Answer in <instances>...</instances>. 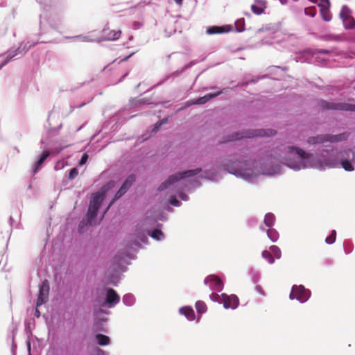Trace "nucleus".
Here are the masks:
<instances>
[{
  "label": "nucleus",
  "mask_w": 355,
  "mask_h": 355,
  "mask_svg": "<svg viewBox=\"0 0 355 355\" xmlns=\"http://www.w3.org/2000/svg\"><path fill=\"white\" fill-rule=\"evenodd\" d=\"M222 299L223 306L226 309H236L239 304V298L234 295H227L222 294Z\"/></svg>",
  "instance_id": "obj_12"
},
{
  "label": "nucleus",
  "mask_w": 355,
  "mask_h": 355,
  "mask_svg": "<svg viewBox=\"0 0 355 355\" xmlns=\"http://www.w3.org/2000/svg\"><path fill=\"white\" fill-rule=\"evenodd\" d=\"M223 93L222 91H218L214 94H208L204 96L199 97L195 101H192L189 103V105L199 104L202 105L210 101L211 99L219 96Z\"/></svg>",
  "instance_id": "obj_14"
},
{
  "label": "nucleus",
  "mask_w": 355,
  "mask_h": 355,
  "mask_svg": "<svg viewBox=\"0 0 355 355\" xmlns=\"http://www.w3.org/2000/svg\"><path fill=\"white\" fill-rule=\"evenodd\" d=\"M205 284L209 286H214L216 289L220 290L222 288L223 283L220 279L216 275H209L205 278Z\"/></svg>",
  "instance_id": "obj_16"
},
{
  "label": "nucleus",
  "mask_w": 355,
  "mask_h": 355,
  "mask_svg": "<svg viewBox=\"0 0 355 355\" xmlns=\"http://www.w3.org/2000/svg\"><path fill=\"white\" fill-rule=\"evenodd\" d=\"M151 237L156 240H161L164 237L163 232L158 229L154 230L150 234H149Z\"/></svg>",
  "instance_id": "obj_29"
},
{
  "label": "nucleus",
  "mask_w": 355,
  "mask_h": 355,
  "mask_svg": "<svg viewBox=\"0 0 355 355\" xmlns=\"http://www.w3.org/2000/svg\"><path fill=\"white\" fill-rule=\"evenodd\" d=\"M290 299H296L301 302H306L310 297V291L303 286H293L290 293Z\"/></svg>",
  "instance_id": "obj_7"
},
{
  "label": "nucleus",
  "mask_w": 355,
  "mask_h": 355,
  "mask_svg": "<svg viewBox=\"0 0 355 355\" xmlns=\"http://www.w3.org/2000/svg\"><path fill=\"white\" fill-rule=\"evenodd\" d=\"M293 168L299 169L300 167L299 166H294Z\"/></svg>",
  "instance_id": "obj_45"
},
{
  "label": "nucleus",
  "mask_w": 355,
  "mask_h": 355,
  "mask_svg": "<svg viewBox=\"0 0 355 355\" xmlns=\"http://www.w3.org/2000/svg\"><path fill=\"white\" fill-rule=\"evenodd\" d=\"M282 4H285L286 3V0H279Z\"/></svg>",
  "instance_id": "obj_40"
},
{
  "label": "nucleus",
  "mask_w": 355,
  "mask_h": 355,
  "mask_svg": "<svg viewBox=\"0 0 355 355\" xmlns=\"http://www.w3.org/2000/svg\"><path fill=\"white\" fill-rule=\"evenodd\" d=\"M352 162H355V149L336 150L325 160V164L331 167H338L340 165L345 171H352Z\"/></svg>",
  "instance_id": "obj_1"
},
{
  "label": "nucleus",
  "mask_w": 355,
  "mask_h": 355,
  "mask_svg": "<svg viewBox=\"0 0 355 355\" xmlns=\"http://www.w3.org/2000/svg\"><path fill=\"white\" fill-rule=\"evenodd\" d=\"M120 300L119 295L113 288H108L106 293V303L109 304L110 307L114 306L119 303Z\"/></svg>",
  "instance_id": "obj_13"
},
{
  "label": "nucleus",
  "mask_w": 355,
  "mask_h": 355,
  "mask_svg": "<svg viewBox=\"0 0 355 355\" xmlns=\"http://www.w3.org/2000/svg\"><path fill=\"white\" fill-rule=\"evenodd\" d=\"M336 238V230H333L331 232L330 235L326 238L325 242L327 244H332L335 242Z\"/></svg>",
  "instance_id": "obj_30"
},
{
  "label": "nucleus",
  "mask_w": 355,
  "mask_h": 355,
  "mask_svg": "<svg viewBox=\"0 0 355 355\" xmlns=\"http://www.w3.org/2000/svg\"><path fill=\"white\" fill-rule=\"evenodd\" d=\"M180 313L184 315L189 320H195V313L193 309L190 306H184L180 309Z\"/></svg>",
  "instance_id": "obj_18"
},
{
  "label": "nucleus",
  "mask_w": 355,
  "mask_h": 355,
  "mask_svg": "<svg viewBox=\"0 0 355 355\" xmlns=\"http://www.w3.org/2000/svg\"><path fill=\"white\" fill-rule=\"evenodd\" d=\"M114 186V181H110L107 182V184L104 185L101 189V191L93 193L92 199L90 200V204L88 208L87 211V220L85 221L83 220L80 222V227L83 228V226L87 225H92V220L96 217L98 210L101 206V204L103 201V196L110 189L113 188Z\"/></svg>",
  "instance_id": "obj_2"
},
{
  "label": "nucleus",
  "mask_w": 355,
  "mask_h": 355,
  "mask_svg": "<svg viewBox=\"0 0 355 355\" xmlns=\"http://www.w3.org/2000/svg\"><path fill=\"white\" fill-rule=\"evenodd\" d=\"M243 164L241 162H234L233 164H230L229 162H225L223 164V167L225 170H227L229 173L235 174L236 175H240L243 177L244 178H249L252 176L253 173L251 169H242L241 165Z\"/></svg>",
  "instance_id": "obj_5"
},
{
  "label": "nucleus",
  "mask_w": 355,
  "mask_h": 355,
  "mask_svg": "<svg viewBox=\"0 0 355 355\" xmlns=\"http://www.w3.org/2000/svg\"><path fill=\"white\" fill-rule=\"evenodd\" d=\"M328 137L329 134L319 135L315 137H309L307 141L310 144H323L324 142L329 141Z\"/></svg>",
  "instance_id": "obj_17"
},
{
  "label": "nucleus",
  "mask_w": 355,
  "mask_h": 355,
  "mask_svg": "<svg viewBox=\"0 0 355 355\" xmlns=\"http://www.w3.org/2000/svg\"><path fill=\"white\" fill-rule=\"evenodd\" d=\"M150 1H151V0H148V1H146L145 3H146L147 4H149V3H150Z\"/></svg>",
  "instance_id": "obj_44"
},
{
  "label": "nucleus",
  "mask_w": 355,
  "mask_h": 355,
  "mask_svg": "<svg viewBox=\"0 0 355 355\" xmlns=\"http://www.w3.org/2000/svg\"><path fill=\"white\" fill-rule=\"evenodd\" d=\"M178 5L182 6L183 3V0H173Z\"/></svg>",
  "instance_id": "obj_38"
},
{
  "label": "nucleus",
  "mask_w": 355,
  "mask_h": 355,
  "mask_svg": "<svg viewBox=\"0 0 355 355\" xmlns=\"http://www.w3.org/2000/svg\"><path fill=\"white\" fill-rule=\"evenodd\" d=\"M321 107L324 110H336L355 112V105L347 103H337L324 101L321 102Z\"/></svg>",
  "instance_id": "obj_6"
},
{
  "label": "nucleus",
  "mask_w": 355,
  "mask_h": 355,
  "mask_svg": "<svg viewBox=\"0 0 355 355\" xmlns=\"http://www.w3.org/2000/svg\"><path fill=\"white\" fill-rule=\"evenodd\" d=\"M196 309L198 313L202 314L207 311V307L203 301L199 300L196 303Z\"/></svg>",
  "instance_id": "obj_25"
},
{
  "label": "nucleus",
  "mask_w": 355,
  "mask_h": 355,
  "mask_svg": "<svg viewBox=\"0 0 355 355\" xmlns=\"http://www.w3.org/2000/svg\"><path fill=\"white\" fill-rule=\"evenodd\" d=\"M257 2L263 7H259L256 5H252L251 10L254 14L261 15L263 12L264 8H266V2L263 0H258Z\"/></svg>",
  "instance_id": "obj_21"
},
{
  "label": "nucleus",
  "mask_w": 355,
  "mask_h": 355,
  "mask_svg": "<svg viewBox=\"0 0 355 355\" xmlns=\"http://www.w3.org/2000/svg\"><path fill=\"white\" fill-rule=\"evenodd\" d=\"M49 290V282L47 279H44L39 286V293L36 302L37 307L48 302Z\"/></svg>",
  "instance_id": "obj_8"
},
{
  "label": "nucleus",
  "mask_w": 355,
  "mask_h": 355,
  "mask_svg": "<svg viewBox=\"0 0 355 355\" xmlns=\"http://www.w3.org/2000/svg\"><path fill=\"white\" fill-rule=\"evenodd\" d=\"M228 31L227 30H225V28L224 26H214L211 27H209L207 30V33L209 35L213 34H218V33H223L225 32Z\"/></svg>",
  "instance_id": "obj_23"
},
{
  "label": "nucleus",
  "mask_w": 355,
  "mask_h": 355,
  "mask_svg": "<svg viewBox=\"0 0 355 355\" xmlns=\"http://www.w3.org/2000/svg\"><path fill=\"white\" fill-rule=\"evenodd\" d=\"M96 340L101 345H107L110 341L109 337L104 334H96Z\"/></svg>",
  "instance_id": "obj_26"
},
{
  "label": "nucleus",
  "mask_w": 355,
  "mask_h": 355,
  "mask_svg": "<svg viewBox=\"0 0 355 355\" xmlns=\"http://www.w3.org/2000/svg\"><path fill=\"white\" fill-rule=\"evenodd\" d=\"M305 14L311 17H314L316 15V10L315 8H305Z\"/></svg>",
  "instance_id": "obj_33"
},
{
  "label": "nucleus",
  "mask_w": 355,
  "mask_h": 355,
  "mask_svg": "<svg viewBox=\"0 0 355 355\" xmlns=\"http://www.w3.org/2000/svg\"><path fill=\"white\" fill-rule=\"evenodd\" d=\"M276 134V131L271 129H259V130H247L245 131L237 132L232 136H228L227 138L220 140V144H224L228 141L239 140L243 138H253L257 137H268Z\"/></svg>",
  "instance_id": "obj_3"
},
{
  "label": "nucleus",
  "mask_w": 355,
  "mask_h": 355,
  "mask_svg": "<svg viewBox=\"0 0 355 355\" xmlns=\"http://www.w3.org/2000/svg\"><path fill=\"white\" fill-rule=\"evenodd\" d=\"M121 35V30H112L109 27H105L101 32V37L103 40H116Z\"/></svg>",
  "instance_id": "obj_10"
},
{
  "label": "nucleus",
  "mask_w": 355,
  "mask_h": 355,
  "mask_svg": "<svg viewBox=\"0 0 355 355\" xmlns=\"http://www.w3.org/2000/svg\"><path fill=\"white\" fill-rule=\"evenodd\" d=\"M262 257L263 259L268 261V262L270 264L273 263L275 262V259L272 254V252L270 250H263L262 252Z\"/></svg>",
  "instance_id": "obj_27"
},
{
  "label": "nucleus",
  "mask_w": 355,
  "mask_h": 355,
  "mask_svg": "<svg viewBox=\"0 0 355 355\" xmlns=\"http://www.w3.org/2000/svg\"><path fill=\"white\" fill-rule=\"evenodd\" d=\"M257 289L259 292L262 293V291H261V287H260V286H257Z\"/></svg>",
  "instance_id": "obj_41"
},
{
  "label": "nucleus",
  "mask_w": 355,
  "mask_h": 355,
  "mask_svg": "<svg viewBox=\"0 0 355 355\" xmlns=\"http://www.w3.org/2000/svg\"><path fill=\"white\" fill-rule=\"evenodd\" d=\"M288 152L291 155H296L298 156V157L302 160H306L308 159L310 157V155L307 153H306L304 150L300 148L293 147V146H288Z\"/></svg>",
  "instance_id": "obj_15"
},
{
  "label": "nucleus",
  "mask_w": 355,
  "mask_h": 355,
  "mask_svg": "<svg viewBox=\"0 0 355 355\" xmlns=\"http://www.w3.org/2000/svg\"><path fill=\"white\" fill-rule=\"evenodd\" d=\"M135 181V176L134 175H130L126 178V180L124 182V183L123 184V185L121 187V188L116 192L114 198L109 204V205L107 208V210L112 206V205L114 202V201H116V200L120 198L121 196H123L127 192L128 189L132 186V184H133V182Z\"/></svg>",
  "instance_id": "obj_9"
},
{
  "label": "nucleus",
  "mask_w": 355,
  "mask_h": 355,
  "mask_svg": "<svg viewBox=\"0 0 355 355\" xmlns=\"http://www.w3.org/2000/svg\"><path fill=\"white\" fill-rule=\"evenodd\" d=\"M164 123V122H159V123H157L156 125H155V127L154 128V129L153 130V132H156L157 130Z\"/></svg>",
  "instance_id": "obj_37"
},
{
  "label": "nucleus",
  "mask_w": 355,
  "mask_h": 355,
  "mask_svg": "<svg viewBox=\"0 0 355 355\" xmlns=\"http://www.w3.org/2000/svg\"><path fill=\"white\" fill-rule=\"evenodd\" d=\"M88 159V155L85 153L81 157V159L80 160L79 165L82 166L84 165Z\"/></svg>",
  "instance_id": "obj_34"
},
{
  "label": "nucleus",
  "mask_w": 355,
  "mask_h": 355,
  "mask_svg": "<svg viewBox=\"0 0 355 355\" xmlns=\"http://www.w3.org/2000/svg\"><path fill=\"white\" fill-rule=\"evenodd\" d=\"M320 1H321V2H320V3H324V4H325V0H324V1H323V0H320Z\"/></svg>",
  "instance_id": "obj_43"
},
{
  "label": "nucleus",
  "mask_w": 355,
  "mask_h": 355,
  "mask_svg": "<svg viewBox=\"0 0 355 355\" xmlns=\"http://www.w3.org/2000/svg\"><path fill=\"white\" fill-rule=\"evenodd\" d=\"M123 300L124 303L128 306L131 305L133 302V297L130 294L124 295Z\"/></svg>",
  "instance_id": "obj_31"
},
{
  "label": "nucleus",
  "mask_w": 355,
  "mask_h": 355,
  "mask_svg": "<svg viewBox=\"0 0 355 355\" xmlns=\"http://www.w3.org/2000/svg\"><path fill=\"white\" fill-rule=\"evenodd\" d=\"M260 229L263 231H266V230L262 227L261 226L260 227ZM266 232H267V235H268V237L269 238V239L272 241V242H275L278 238H279V234L278 232L273 228H268V230H266Z\"/></svg>",
  "instance_id": "obj_20"
},
{
  "label": "nucleus",
  "mask_w": 355,
  "mask_h": 355,
  "mask_svg": "<svg viewBox=\"0 0 355 355\" xmlns=\"http://www.w3.org/2000/svg\"><path fill=\"white\" fill-rule=\"evenodd\" d=\"M37 308H38V307H37V306H36L35 315H36L37 317H40V311L37 310Z\"/></svg>",
  "instance_id": "obj_39"
},
{
  "label": "nucleus",
  "mask_w": 355,
  "mask_h": 355,
  "mask_svg": "<svg viewBox=\"0 0 355 355\" xmlns=\"http://www.w3.org/2000/svg\"><path fill=\"white\" fill-rule=\"evenodd\" d=\"M349 137V133L347 132H343L341 134L338 135H330L329 134V142L331 143H337L339 141H345Z\"/></svg>",
  "instance_id": "obj_19"
},
{
  "label": "nucleus",
  "mask_w": 355,
  "mask_h": 355,
  "mask_svg": "<svg viewBox=\"0 0 355 355\" xmlns=\"http://www.w3.org/2000/svg\"><path fill=\"white\" fill-rule=\"evenodd\" d=\"M350 13L351 12L347 6H343L340 16L343 21L346 24V26L348 28H352L355 26V21L354 19L350 16Z\"/></svg>",
  "instance_id": "obj_11"
},
{
  "label": "nucleus",
  "mask_w": 355,
  "mask_h": 355,
  "mask_svg": "<svg viewBox=\"0 0 355 355\" xmlns=\"http://www.w3.org/2000/svg\"><path fill=\"white\" fill-rule=\"evenodd\" d=\"M270 250L272 252V254L274 259H280L282 253L280 249L276 245H272L270 247Z\"/></svg>",
  "instance_id": "obj_28"
},
{
  "label": "nucleus",
  "mask_w": 355,
  "mask_h": 355,
  "mask_svg": "<svg viewBox=\"0 0 355 355\" xmlns=\"http://www.w3.org/2000/svg\"><path fill=\"white\" fill-rule=\"evenodd\" d=\"M201 171L200 168H197L193 170H187L182 172L178 173L168 177V178L164 182L160 187L159 190L162 191L167 189L170 185L175 183L176 182L187 177H192L198 174Z\"/></svg>",
  "instance_id": "obj_4"
},
{
  "label": "nucleus",
  "mask_w": 355,
  "mask_h": 355,
  "mask_svg": "<svg viewBox=\"0 0 355 355\" xmlns=\"http://www.w3.org/2000/svg\"><path fill=\"white\" fill-rule=\"evenodd\" d=\"M275 220V216L271 213H268L264 217V224L268 228H271L273 226Z\"/></svg>",
  "instance_id": "obj_24"
},
{
  "label": "nucleus",
  "mask_w": 355,
  "mask_h": 355,
  "mask_svg": "<svg viewBox=\"0 0 355 355\" xmlns=\"http://www.w3.org/2000/svg\"><path fill=\"white\" fill-rule=\"evenodd\" d=\"M130 55L125 57V58H123V59L122 60V61L127 60L129 58V57H130Z\"/></svg>",
  "instance_id": "obj_42"
},
{
  "label": "nucleus",
  "mask_w": 355,
  "mask_h": 355,
  "mask_svg": "<svg viewBox=\"0 0 355 355\" xmlns=\"http://www.w3.org/2000/svg\"><path fill=\"white\" fill-rule=\"evenodd\" d=\"M146 237L144 236V239H142L143 241H144L145 240H146Z\"/></svg>",
  "instance_id": "obj_46"
},
{
  "label": "nucleus",
  "mask_w": 355,
  "mask_h": 355,
  "mask_svg": "<svg viewBox=\"0 0 355 355\" xmlns=\"http://www.w3.org/2000/svg\"><path fill=\"white\" fill-rule=\"evenodd\" d=\"M78 175V170L76 168H73L70 170L69 173V179L73 180Z\"/></svg>",
  "instance_id": "obj_32"
},
{
  "label": "nucleus",
  "mask_w": 355,
  "mask_h": 355,
  "mask_svg": "<svg viewBox=\"0 0 355 355\" xmlns=\"http://www.w3.org/2000/svg\"><path fill=\"white\" fill-rule=\"evenodd\" d=\"M170 203L175 207L180 206V202L175 197H172L170 200Z\"/></svg>",
  "instance_id": "obj_35"
},
{
  "label": "nucleus",
  "mask_w": 355,
  "mask_h": 355,
  "mask_svg": "<svg viewBox=\"0 0 355 355\" xmlns=\"http://www.w3.org/2000/svg\"><path fill=\"white\" fill-rule=\"evenodd\" d=\"M49 155L50 153L48 151H44L42 153L40 158L35 163V166L33 169V173H36L37 172L40 166L44 163V162L46 159Z\"/></svg>",
  "instance_id": "obj_22"
},
{
  "label": "nucleus",
  "mask_w": 355,
  "mask_h": 355,
  "mask_svg": "<svg viewBox=\"0 0 355 355\" xmlns=\"http://www.w3.org/2000/svg\"><path fill=\"white\" fill-rule=\"evenodd\" d=\"M179 196L180 198L183 200H188V196L187 194L184 193H180L179 194Z\"/></svg>",
  "instance_id": "obj_36"
}]
</instances>
